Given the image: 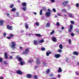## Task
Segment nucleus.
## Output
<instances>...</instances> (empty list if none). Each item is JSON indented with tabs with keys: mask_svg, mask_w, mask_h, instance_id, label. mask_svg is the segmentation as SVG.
I'll list each match as a JSON object with an SVG mask.
<instances>
[{
	"mask_svg": "<svg viewBox=\"0 0 79 79\" xmlns=\"http://www.w3.org/2000/svg\"><path fill=\"white\" fill-rule=\"evenodd\" d=\"M16 58V59H17L18 61H20V63L22 66H23V65H24V64H25V62L22 61V58L19 57V56H17Z\"/></svg>",
	"mask_w": 79,
	"mask_h": 79,
	"instance_id": "1",
	"label": "nucleus"
},
{
	"mask_svg": "<svg viewBox=\"0 0 79 79\" xmlns=\"http://www.w3.org/2000/svg\"><path fill=\"white\" fill-rule=\"evenodd\" d=\"M10 45V47H11V48H15V46H16V43L15 42H12Z\"/></svg>",
	"mask_w": 79,
	"mask_h": 79,
	"instance_id": "2",
	"label": "nucleus"
},
{
	"mask_svg": "<svg viewBox=\"0 0 79 79\" xmlns=\"http://www.w3.org/2000/svg\"><path fill=\"white\" fill-rule=\"evenodd\" d=\"M54 56L56 58H58L61 56L59 54H55Z\"/></svg>",
	"mask_w": 79,
	"mask_h": 79,
	"instance_id": "3",
	"label": "nucleus"
},
{
	"mask_svg": "<svg viewBox=\"0 0 79 79\" xmlns=\"http://www.w3.org/2000/svg\"><path fill=\"white\" fill-rule=\"evenodd\" d=\"M52 40L53 42H56V38L55 37L52 36Z\"/></svg>",
	"mask_w": 79,
	"mask_h": 79,
	"instance_id": "4",
	"label": "nucleus"
},
{
	"mask_svg": "<svg viewBox=\"0 0 79 79\" xmlns=\"http://www.w3.org/2000/svg\"><path fill=\"white\" fill-rule=\"evenodd\" d=\"M7 27L8 29L9 30H12L13 29V27L12 26H10L9 25H7Z\"/></svg>",
	"mask_w": 79,
	"mask_h": 79,
	"instance_id": "5",
	"label": "nucleus"
},
{
	"mask_svg": "<svg viewBox=\"0 0 79 79\" xmlns=\"http://www.w3.org/2000/svg\"><path fill=\"white\" fill-rule=\"evenodd\" d=\"M51 15V14H50V12H47L46 13V15L48 17V16H50Z\"/></svg>",
	"mask_w": 79,
	"mask_h": 79,
	"instance_id": "6",
	"label": "nucleus"
},
{
	"mask_svg": "<svg viewBox=\"0 0 79 79\" xmlns=\"http://www.w3.org/2000/svg\"><path fill=\"white\" fill-rule=\"evenodd\" d=\"M17 73L19 74H23L22 72L20 70H17Z\"/></svg>",
	"mask_w": 79,
	"mask_h": 79,
	"instance_id": "7",
	"label": "nucleus"
},
{
	"mask_svg": "<svg viewBox=\"0 0 79 79\" xmlns=\"http://www.w3.org/2000/svg\"><path fill=\"white\" fill-rule=\"evenodd\" d=\"M3 23H4V21L0 20V26H3Z\"/></svg>",
	"mask_w": 79,
	"mask_h": 79,
	"instance_id": "8",
	"label": "nucleus"
},
{
	"mask_svg": "<svg viewBox=\"0 0 79 79\" xmlns=\"http://www.w3.org/2000/svg\"><path fill=\"white\" fill-rule=\"evenodd\" d=\"M52 52L50 51H48L46 52L47 56H49V54H51Z\"/></svg>",
	"mask_w": 79,
	"mask_h": 79,
	"instance_id": "9",
	"label": "nucleus"
},
{
	"mask_svg": "<svg viewBox=\"0 0 79 79\" xmlns=\"http://www.w3.org/2000/svg\"><path fill=\"white\" fill-rule=\"evenodd\" d=\"M21 9L23 11H26L27 10V7H22Z\"/></svg>",
	"mask_w": 79,
	"mask_h": 79,
	"instance_id": "10",
	"label": "nucleus"
},
{
	"mask_svg": "<svg viewBox=\"0 0 79 79\" xmlns=\"http://www.w3.org/2000/svg\"><path fill=\"white\" fill-rule=\"evenodd\" d=\"M31 76H32L30 74H28L27 76V77L28 78H31Z\"/></svg>",
	"mask_w": 79,
	"mask_h": 79,
	"instance_id": "11",
	"label": "nucleus"
},
{
	"mask_svg": "<svg viewBox=\"0 0 79 79\" xmlns=\"http://www.w3.org/2000/svg\"><path fill=\"white\" fill-rule=\"evenodd\" d=\"M58 71L59 73H61L62 72V69H61V67H59Z\"/></svg>",
	"mask_w": 79,
	"mask_h": 79,
	"instance_id": "12",
	"label": "nucleus"
},
{
	"mask_svg": "<svg viewBox=\"0 0 79 79\" xmlns=\"http://www.w3.org/2000/svg\"><path fill=\"white\" fill-rule=\"evenodd\" d=\"M34 45H37V41L36 40H34Z\"/></svg>",
	"mask_w": 79,
	"mask_h": 79,
	"instance_id": "13",
	"label": "nucleus"
},
{
	"mask_svg": "<svg viewBox=\"0 0 79 79\" xmlns=\"http://www.w3.org/2000/svg\"><path fill=\"white\" fill-rule=\"evenodd\" d=\"M28 53H29V52H27V51H26V50H25V52H23V54H25V55L28 54Z\"/></svg>",
	"mask_w": 79,
	"mask_h": 79,
	"instance_id": "14",
	"label": "nucleus"
},
{
	"mask_svg": "<svg viewBox=\"0 0 79 79\" xmlns=\"http://www.w3.org/2000/svg\"><path fill=\"white\" fill-rule=\"evenodd\" d=\"M43 42H44V40L43 39H41V40L39 42V43H43Z\"/></svg>",
	"mask_w": 79,
	"mask_h": 79,
	"instance_id": "15",
	"label": "nucleus"
},
{
	"mask_svg": "<svg viewBox=\"0 0 79 79\" xmlns=\"http://www.w3.org/2000/svg\"><path fill=\"white\" fill-rule=\"evenodd\" d=\"M67 3H68V1H65L63 3V4L64 5H66Z\"/></svg>",
	"mask_w": 79,
	"mask_h": 79,
	"instance_id": "16",
	"label": "nucleus"
},
{
	"mask_svg": "<svg viewBox=\"0 0 79 79\" xmlns=\"http://www.w3.org/2000/svg\"><path fill=\"white\" fill-rule=\"evenodd\" d=\"M4 56L6 59H7L8 58V56H7V54L6 53H5Z\"/></svg>",
	"mask_w": 79,
	"mask_h": 79,
	"instance_id": "17",
	"label": "nucleus"
},
{
	"mask_svg": "<svg viewBox=\"0 0 79 79\" xmlns=\"http://www.w3.org/2000/svg\"><path fill=\"white\" fill-rule=\"evenodd\" d=\"M73 55H77L79 54V53L76 52H73Z\"/></svg>",
	"mask_w": 79,
	"mask_h": 79,
	"instance_id": "18",
	"label": "nucleus"
},
{
	"mask_svg": "<svg viewBox=\"0 0 79 79\" xmlns=\"http://www.w3.org/2000/svg\"><path fill=\"white\" fill-rule=\"evenodd\" d=\"M33 62V60L32 59H31L30 60H29L28 61V62L29 63H31Z\"/></svg>",
	"mask_w": 79,
	"mask_h": 79,
	"instance_id": "19",
	"label": "nucleus"
},
{
	"mask_svg": "<svg viewBox=\"0 0 79 79\" xmlns=\"http://www.w3.org/2000/svg\"><path fill=\"white\" fill-rule=\"evenodd\" d=\"M22 5L23 6H26V3L25 2H23V3H22Z\"/></svg>",
	"mask_w": 79,
	"mask_h": 79,
	"instance_id": "20",
	"label": "nucleus"
},
{
	"mask_svg": "<svg viewBox=\"0 0 79 79\" xmlns=\"http://www.w3.org/2000/svg\"><path fill=\"white\" fill-rule=\"evenodd\" d=\"M59 48L60 49H62L63 48V45L61 44H60L59 46Z\"/></svg>",
	"mask_w": 79,
	"mask_h": 79,
	"instance_id": "21",
	"label": "nucleus"
},
{
	"mask_svg": "<svg viewBox=\"0 0 79 79\" xmlns=\"http://www.w3.org/2000/svg\"><path fill=\"white\" fill-rule=\"evenodd\" d=\"M46 27H49L50 26V23H47V24L46 25Z\"/></svg>",
	"mask_w": 79,
	"mask_h": 79,
	"instance_id": "22",
	"label": "nucleus"
},
{
	"mask_svg": "<svg viewBox=\"0 0 79 79\" xmlns=\"http://www.w3.org/2000/svg\"><path fill=\"white\" fill-rule=\"evenodd\" d=\"M70 29H73V25H70Z\"/></svg>",
	"mask_w": 79,
	"mask_h": 79,
	"instance_id": "23",
	"label": "nucleus"
},
{
	"mask_svg": "<svg viewBox=\"0 0 79 79\" xmlns=\"http://www.w3.org/2000/svg\"><path fill=\"white\" fill-rule=\"evenodd\" d=\"M36 63L38 64H40V60H37Z\"/></svg>",
	"mask_w": 79,
	"mask_h": 79,
	"instance_id": "24",
	"label": "nucleus"
},
{
	"mask_svg": "<svg viewBox=\"0 0 79 79\" xmlns=\"http://www.w3.org/2000/svg\"><path fill=\"white\" fill-rule=\"evenodd\" d=\"M69 17H70L71 18H73L74 17V16L73 15H71V14H69Z\"/></svg>",
	"mask_w": 79,
	"mask_h": 79,
	"instance_id": "25",
	"label": "nucleus"
},
{
	"mask_svg": "<svg viewBox=\"0 0 79 79\" xmlns=\"http://www.w3.org/2000/svg\"><path fill=\"white\" fill-rule=\"evenodd\" d=\"M50 69H48L46 71V73L47 74H48V73H49L50 72Z\"/></svg>",
	"mask_w": 79,
	"mask_h": 79,
	"instance_id": "26",
	"label": "nucleus"
},
{
	"mask_svg": "<svg viewBox=\"0 0 79 79\" xmlns=\"http://www.w3.org/2000/svg\"><path fill=\"white\" fill-rule=\"evenodd\" d=\"M25 27L27 29H28L29 28V26L28 25H27V23L25 24Z\"/></svg>",
	"mask_w": 79,
	"mask_h": 79,
	"instance_id": "27",
	"label": "nucleus"
},
{
	"mask_svg": "<svg viewBox=\"0 0 79 79\" xmlns=\"http://www.w3.org/2000/svg\"><path fill=\"white\" fill-rule=\"evenodd\" d=\"M25 51H27V52H29V48H27L25 49Z\"/></svg>",
	"mask_w": 79,
	"mask_h": 79,
	"instance_id": "28",
	"label": "nucleus"
},
{
	"mask_svg": "<svg viewBox=\"0 0 79 79\" xmlns=\"http://www.w3.org/2000/svg\"><path fill=\"white\" fill-rule=\"evenodd\" d=\"M42 10H41L40 11V15H42Z\"/></svg>",
	"mask_w": 79,
	"mask_h": 79,
	"instance_id": "29",
	"label": "nucleus"
},
{
	"mask_svg": "<svg viewBox=\"0 0 79 79\" xmlns=\"http://www.w3.org/2000/svg\"><path fill=\"white\" fill-rule=\"evenodd\" d=\"M16 9V8H13L12 9V11H15Z\"/></svg>",
	"mask_w": 79,
	"mask_h": 79,
	"instance_id": "30",
	"label": "nucleus"
},
{
	"mask_svg": "<svg viewBox=\"0 0 79 79\" xmlns=\"http://www.w3.org/2000/svg\"><path fill=\"white\" fill-rule=\"evenodd\" d=\"M70 22L71 23V24H74V21H70Z\"/></svg>",
	"mask_w": 79,
	"mask_h": 79,
	"instance_id": "31",
	"label": "nucleus"
},
{
	"mask_svg": "<svg viewBox=\"0 0 79 79\" xmlns=\"http://www.w3.org/2000/svg\"><path fill=\"white\" fill-rule=\"evenodd\" d=\"M58 52H60V53H61V52H62V50L60 49H58Z\"/></svg>",
	"mask_w": 79,
	"mask_h": 79,
	"instance_id": "32",
	"label": "nucleus"
},
{
	"mask_svg": "<svg viewBox=\"0 0 79 79\" xmlns=\"http://www.w3.org/2000/svg\"><path fill=\"white\" fill-rule=\"evenodd\" d=\"M55 32V31L54 30H53L50 33V34L51 35H52L54 33V32Z\"/></svg>",
	"mask_w": 79,
	"mask_h": 79,
	"instance_id": "33",
	"label": "nucleus"
},
{
	"mask_svg": "<svg viewBox=\"0 0 79 79\" xmlns=\"http://www.w3.org/2000/svg\"><path fill=\"white\" fill-rule=\"evenodd\" d=\"M63 12L66 13V9H63L62 10V13H63Z\"/></svg>",
	"mask_w": 79,
	"mask_h": 79,
	"instance_id": "34",
	"label": "nucleus"
},
{
	"mask_svg": "<svg viewBox=\"0 0 79 79\" xmlns=\"http://www.w3.org/2000/svg\"><path fill=\"white\" fill-rule=\"evenodd\" d=\"M41 50L42 51H45V49L44 48H41Z\"/></svg>",
	"mask_w": 79,
	"mask_h": 79,
	"instance_id": "35",
	"label": "nucleus"
},
{
	"mask_svg": "<svg viewBox=\"0 0 79 79\" xmlns=\"http://www.w3.org/2000/svg\"><path fill=\"white\" fill-rule=\"evenodd\" d=\"M73 29H71V28H70L69 29V32H71V31H72V30Z\"/></svg>",
	"mask_w": 79,
	"mask_h": 79,
	"instance_id": "36",
	"label": "nucleus"
},
{
	"mask_svg": "<svg viewBox=\"0 0 79 79\" xmlns=\"http://www.w3.org/2000/svg\"><path fill=\"white\" fill-rule=\"evenodd\" d=\"M3 61V59L1 57H0V62H2Z\"/></svg>",
	"mask_w": 79,
	"mask_h": 79,
	"instance_id": "37",
	"label": "nucleus"
},
{
	"mask_svg": "<svg viewBox=\"0 0 79 79\" xmlns=\"http://www.w3.org/2000/svg\"><path fill=\"white\" fill-rule=\"evenodd\" d=\"M75 73L77 76H78V75H79V73L78 72H75Z\"/></svg>",
	"mask_w": 79,
	"mask_h": 79,
	"instance_id": "38",
	"label": "nucleus"
},
{
	"mask_svg": "<svg viewBox=\"0 0 79 79\" xmlns=\"http://www.w3.org/2000/svg\"><path fill=\"white\" fill-rule=\"evenodd\" d=\"M36 36H38L39 37H40V36H41V35L40 34H36Z\"/></svg>",
	"mask_w": 79,
	"mask_h": 79,
	"instance_id": "39",
	"label": "nucleus"
},
{
	"mask_svg": "<svg viewBox=\"0 0 79 79\" xmlns=\"http://www.w3.org/2000/svg\"><path fill=\"white\" fill-rule=\"evenodd\" d=\"M14 35L13 34H11L10 35V37H13V36Z\"/></svg>",
	"mask_w": 79,
	"mask_h": 79,
	"instance_id": "40",
	"label": "nucleus"
},
{
	"mask_svg": "<svg viewBox=\"0 0 79 79\" xmlns=\"http://www.w3.org/2000/svg\"><path fill=\"white\" fill-rule=\"evenodd\" d=\"M76 6L77 7H79V4L78 3H77L76 4Z\"/></svg>",
	"mask_w": 79,
	"mask_h": 79,
	"instance_id": "41",
	"label": "nucleus"
},
{
	"mask_svg": "<svg viewBox=\"0 0 79 79\" xmlns=\"http://www.w3.org/2000/svg\"><path fill=\"white\" fill-rule=\"evenodd\" d=\"M14 6V5H13V4H11L10 6V8H13V6Z\"/></svg>",
	"mask_w": 79,
	"mask_h": 79,
	"instance_id": "42",
	"label": "nucleus"
},
{
	"mask_svg": "<svg viewBox=\"0 0 79 79\" xmlns=\"http://www.w3.org/2000/svg\"><path fill=\"white\" fill-rule=\"evenodd\" d=\"M68 42L69 43V44H71V39L69 40Z\"/></svg>",
	"mask_w": 79,
	"mask_h": 79,
	"instance_id": "43",
	"label": "nucleus"
},
{
	"mask_svg": "<svg viewBox=\"0 0 79 79\" xmlns=\"http://www.w3.org/2000/svg\"><path fill=\"white\" fill-rule=\"evenodd\" d=\"M35 24L36 25V26H39V23L38 22L36 23Z\"/></svg>",
	"mask_w": 79,
	"mask_h": 79,
	"instance_id": "44",
	"label": "nucleus"
},
{
	"mask_svg": "<svg viewBox=\"0 0 79 79\" xmlns=\"http://www.w3.org/2000/svg\"><path fill=\"white\" fill-rule=\"evenodd\" d=\"M13 58V56H10L9 57V59H12Z\"/></svg>",
	"mask_w": 79,
	"mask_h": 79,
	"instance_id": "45",
	"label": "nucleus"
},
{
	"mask_svg": "<svg viewBox=\"0 0 79 79\" xmlns=\"http://www.w3.org/2000/svg\"><path fill=\"white\" fill-rule=\"evenodd\" d=\"M52 10L54 12H56V9L55 8H53Z\"/></svg>",
	"mask_w": 79,
	"mask_h": 79,
	"instance_id": "46",
	"label": "nucleus"
},
{
	"mask_svg": "<svg viewBox=\"0 0 79 79\" xmlns=\"http://www.w3.org/2000/svg\"><path fill=\"white\" fill-rule=\"evenodd\" d=\"M43 64L44 65H46V64H47V63L45 62H43Z\"/></svg>",
	"mask_w": 79,
	"mask_h": 79,
	"instance_id": "47",
	"label": "nucleus"
},
{
	"mask_svg": "<svg viewBox=\"0 0 79 79\" xmlns=\"http://www.w3.org/2000/svg\"><path fill=\"white\" fill-rule=\"evenodd\" d=\"M34 78L35 79H38V78H37V76H35L34 77Z\"/></svg>",
	"mask_w": 79,
	"mask_h": 79,
	"instance_id": "48",
	"label": "nucleus"
},
{
	"mask_svg": "<svg viewBox=\"0 0 79 79\" xmlns=\"http://www.w3.org/2000/svg\"><path fill=\"white\" fill-rule=\"evenodd\" d=\"M51 2L52 3H54L55 2V0H51Z\"/></svg>",
	"mask_w": 79,
	"mask_h": 79,
	"instance_id": "49",
	"label": "nucleus"
},
{
	"mask_svg": "<svg viewBox=\"0 0 79 79\" xmlns=\"http://www.w3.org/2000/svg\"><path fill=\"white\" fill-rule=\"evenodd\" d=\"M56 25L58 26H60V23H59L58 22H57L56 23Z\"/></svg>",
	"mask_w": 79,
	"mask_h": 79,
	"instance_id": "50",
	"label": "nucleus"
},
{
	"mask_svg": "<svg viewBox=\"0 0 79 79\" xmlns=\"http://www.w3.org/2000/svg\"><path fill=\"white\" fill-rule=\"evenodd\" d=\"M76 32H77L78 33V34H79V30H77L76 31Z\"/></svg>",
	"mask_w": 79,
	"mask_h": 79,
	"instance_id": "51",
	"label": "nucleus"
},
{
	"mask_svg": "<svg viewBox=\"0 0 79 79\" xmlns=\"http://www.w3.org/2000/svg\"><path fill=\"white\" fill-rule=\"evenodd\" d=\"M6 33H4L3 34V35L4 37H5L6 36Z\"/></svg>",
	"mask_w": 79,
	"mask_h": 79,
	"instance_id": "52",
	"label": "nucleus"
},
{
	"mask_svg": "<svg viewBox=\"0 0 79 79\" xmlns=\"http://www.w3.org/2000/svg\"><path fill=\"white\" fill-rule=\"evenodd\" d=\"M6 15L8 16H10V13H6Z\"/></svg>",
	"mask_w": 79,
	"mask_h": 79,
	"instance_id": "53",
	"label": "nucleus"
},
{
	"mask_svg": "<svg viewBox=\"0 0 79 79\" xmlns=\"http://www.w3.org/2000/svg\"><path fill=\"white\" fill-rule=\"evenodd\" d=\"M7 39H11V37H7Z\"/></svg>",
	"mask_w": 79,
	"mask_h": 79,
	"instance_id": "54",
	"label": "nucleus"
},
{
	"mask_svg": "<svg viewBox=\"0 0 79 79\" xmlns=\"http://www.w3.org/2000/svg\"><path fill=\"white\" fill-rule=\"evenodd\" d=\"M10 53H11V54H14L15 53V52H11Z\"/></svg>",
	"mask_w": 79,
	"mask_h": 79,
	"instance_id": "55",
	"label": "nucleus"
},
{
	"mask_svg": "<svg viewBox=\"0 0 79 79\" xmlns=\"http://www.w3.org/2000/svg\"><path fill=\"white\" fill-rule=\"evenodd\" d=\"M48 11H49V12H51V11L50 10V9H49L48 10Z\"/></svg>",
	"mask_w": 79,
	"mask_h": 79,
	"instance_id": "56",
	"label": "nucleus"
},
{
	"mask_svg": "<svg viewBox=\"0 0 79 79\" xmlns=\"http://www.w3.org/2000/svg\"><path fill=\"white\" fill-rule=\"evenodd\" d=\"M71 36H74V34H73V33H72L71 34Z\"/></svg>",
	"mask_w": 79,
	"mask_h": 79,
	"instance_id": "57",
	"label": "nucleus"
},
{
	"mask_svg": "<svg viewBox=\"0 0 79 79\" xmlns=\"http://www.w3.org/2000/svg\"><path fill=\"white\" fill-rule=\"evenodd\" d=\"M4 64H6V61H4Z\"/></svg>",
	"mask_w": 79,
	"mask_h": 79,
	"instance_id": "58",
	"label": "nucleus"
},
{
	"mask_svg": "<svg viewBox=\"0 0 79 79\" xmlns=\"http://www.w3.org/2000/svg\"><path fill=\"white\" fill-rule=\"evenodd\" d=\"M57 76H58V78H60V77H61V76H60V75H58Z\"/></svg>",
	"mask_w": 79,
	"mask_h": 79,
	"instance_id": "59",
	"label": "nucleus"
},
{
	"mask_svg": "<svg viewBox=\"0 0 79 79\" xmlns=\"http://www.w3.org/2000/svg\"><path fill=\"white\" fill-rule=\"evenodd\" d=\"M64 29V27H62L61 28V29L63 30Z\"/></svg>",
	"mask_w": 79,
	"mask_h": 79,
	"instance_id": "60",
	"label": "nucleus"
},
{
	"mask_svg": "<svg viewBox=\"0 0 79 79\" xmlns=\"http://www.w3.org/2000/svg\"><path fill=\"white\" fill-rule=\"evenodd\" d=\"M34 14L35 15H37V13L36 12H34Z\"/></svg>",
	"mask_w": 79,
	"mask_h": 79,
	"instance_id": "61",
	"label": "nucleus"
},
{
	"mask_svg": "<svg viewBox=\"0 0 79 79\" xmlns=\"http://www.w3.org/2000/svg\"><path fill=\"white\" fill-rule=\"evenodd\" d=\"M57 15H58V16H61V14H58Z\"/></svg>",
	"mask_w": 79,
	"mask_h": 79,
	"instance_id": "62",
	"label": "nucleus"
},
{
	"mask_svg": "<svg viewBox=\"0 0 79 79\" xmlns=\"http://www.w3.org/2000/svg\"><path fill=\"white\" fill-rule=\"evenodd\" d=\"M22 47L21 46L20 47V50H21V49H22Z\"/></svg>",
	"mask_w": 79,
	"mask_h": 79,
	"instance_id": "63",
	"label": "nucleus"
},
{
	"mask_svg": "<svg viewBox=\"0 0 79 79\" xmlns=\"http://www.w3.org/2000/svg\"><path fill=\"white\" fill-rule=\"evenodd\" d=\"M77 64L78 65V66H79V62L77 63Z\"/></svg>",
	"mask_w": 79,
	"mask_h": 79,
	"instance_id": "64",
	"label": "nucleus"
}]
</instances>
